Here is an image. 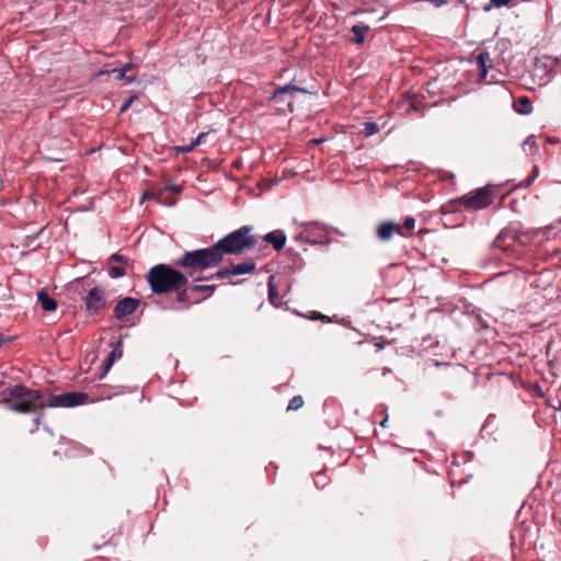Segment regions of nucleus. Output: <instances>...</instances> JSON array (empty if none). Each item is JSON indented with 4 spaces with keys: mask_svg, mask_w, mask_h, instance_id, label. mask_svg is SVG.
Returning <instances> with one entry per match:
<instances>
[{
    "mask_svg": "<svg viewBox=\"0 0 561 561\" xmlns=\"http://www.w3.org/2000/svg\"><path fill=\"white\" fill-rule=\"evenodd\" d=\"M273 280H274V276H271L268 279V284H267L268 300L272 305H274L275 307H278L282 304V301L279 298L277 288H276L275 284L273 283Z\"/></svg>",
    "mask_w": 561,
    "mask_h": 561,
    "instance_id": "26",
    "label": "nucleus"
},
{
    "mask_svg": "<svg viewBox=\"0 0 561 561\" xmlns=\"http://www.w3.org/2000/svg\"><path fill=\"white\" fill-rule=\"evenodd\" d=\"M122 356H123L122 343L117 342L114 345L113 350L107 354L106 358L103 362V366H102V371L100 374V378H103L108 373V370L111 369L113 364L116 360H118L119 358H122Z\"/></svg>",
    "mask_w": 561,
    "mask_h": 561,
    "instance_id": "16",
    "label": "nucleus"
},
{
    "mask_svg": "<svg viewBox=\"0 0 561 561\" xmlns=\"http://www.w3.org/2000/svg\"><path fill=\"white\" fill-rule=\"evenodd\" d=\"M163 190H168L170 193L181 194L182 187L179 185H167Z\"/></svg>",
    "mask_w": 561,
    "mask_h": 561,
    "instance_id": "40",
    "label": "nucleus"
},
{
    "mask_svg": "<svg viewBox=\"0 0 561 561\" xmlns=\"http://www.w3.org/2000/svg\"><path fill=\"white\" fill-rule=\"evenodd\" d=\"M262 239L271 244L275 251H282L285 248L287 241L285 232L280 229L267 232L262 237Z\"/></svg>",
    "mask_w": 561,
    "mask_h": 561,
    "instance_id": "14",
    "label": "nucleus"
},
{
    "mask_svg": "<svg viewBox=\"0 0 561 561\" xmlns=\"http://www.w3.org/2000/svg\"><path fill=\"white\" fill-rule=\"evenodd\" d=\"M113 262H116V263H119V264H123V265H127L128 264V259L119 253H113L110 257H108V263H113Z\"/></svg>",
    "mask_w": 561,
    "mask_h": 561,
    "instance_id": "34",
    "label": "nucleus"
},
{
    "mask_svg": "<svg viewBox=\"0 0 561 561\" xmlns=\"http://www.w3.org/2000/svg\"><path fill=\"white\" fill-rule=\"evenodd\" d=\"M465 210H481L489 207L493 202V191L490 186L477 188L461 196Z\"/></svg>",
    "mask_w": 561,
    "mask_h": 561,
    "instance_id": "7",
    "label": "nucleus"
},
{
    "mask_svg": "<svg viewBox=\"0 0 561 561\" xmlns=\"http://www.w3.org/2000/svg\"><path fill=\"white\" fill-rule=\"evenodd\" d=\"M302 226L306 228L305 241L307 243L321 245H329L331 243L332 239L329 237V231L333 230L332 228H328L318 221L304 222Z\"/></svg>",
    "mask_w": 561,
    "mask_h": 561,
    "instance_id": "10",
    "label": "nucleus"
},
{
    "mask_svg": "<svg viewBox=\"0 0 561 561\" xmlns=\"http://www.w3.org/2000/svg\"><path fill=\"white\" fill-rule=\"evenodd\" d=\"M512 0H490L489 3L483 5V11L489 12L492 8L506 7Z\"/></svg>",
    "mask_w": 561,
    "mask_h": 561,
    "instance_id": "33",
    "label": "nucleus"
},
{
    "mask_svg": "<svg viewBox=\"0 0 561 561\" xmlns=\"http://www.w3.org/2000/svg\"><path fill=\"white\" fill-rule=\"evenodd\" d=\"M415 227V219L412 216H407L403 220V227L402 229H405L408 231L413 230Z\"/></svg>",
    "mask_w": 561,
    "mask_h": 561,
    "instance_id": "36",
    "label": "nucleus"
},
{
    "mask_svg": "<svg viewBox=\"0 0 561 561\" xmlns=\"http://www.w3.org/2000/svg\"><path fill=\"white\" fill-rule=\"evenodd\" d=\"M548 141H549L550 144H556V142L558 141V139L549 138V139H548Z\"/></svg>",
    "mask_w": 561,
    "mask_h": 561,
    "instance_id": "51",
    "label": "nucleus"
},
{
    "mask_svg": "<svg viewBox=\"0 0 561 561\" xmlns=\"http://www.w3.org/2000/svg\"><path fill=\"white\" fill-rule=\"evenodd\" d=\"M41 417H42V415L36 416V417H35V420H34V422H35L36 424H39V422H41Z\"/></svg>",
    "mask_w": 561,
    "mask_h": 561,
    "instance_id": "50",
    "label": "nucleus"
},
{
    "mask_svg": "<svg viewBox=\"0 0 561 561\" xmlns=\"http://www.w3.org/2000/svg\"><path fill=\"white\" fill-rule=\"evenodd\" d=\"M538 174H539L538 167L534 165L531 174L528 175L525 180L520 181L516 185V188H528L534 183V181L536 180Z\"/></svg>",
    "mask_w": 561,
    "mask_h": 561,
    "instance_id": "27",
    "label": "nucleus"
},
{
    "mask_svg": "<svg viewBox=\"0 0 561 561\" xmlns=\"http://www.w3.org/2000/svg\"><path fill=\"white\" fill-rule=\"evenodd\" d=\"M156 201L158 204L164 206H174L176 204V199L171 196V193L168 190H160L156 195Z\"/></svg>",
    "mask_w": 561,
    "mask_h": 561,
    "instance_id": "25",
    "label": "nucleus"
},
{
    "mask_svg": "<svg viewBox=\"0 0 561 561\" xmlns=\"http://www.w3.org/2000/svg\"><path fill=\"white\" fill-rule=\"evenodd\" d=\"M195 147H196L195 144L193 141H191L186 146L175 147V150L179 153H187V152L193 151L195 149Z\"/></svg>",
    "mask_w": 561,
    "mask_h": 561,
    "instance_id": "38",
    "label": "nucleus"
},
{
    "mask_svg": "<svg viewBox=\"0 0 561 561\" xmlns=\"http://www.w3.org/2000/svg\"><path fill=\"white\" fill-rule=\"evenodd\" d=\"M2 402L16 413H32L46 408V401L41 390L30 389L24 385L5 388L1 392Z\"/></svg>",
    "mask_w": 561,
    "mask_h": 561,
    "instance_id": "1",
    "label": "nucleus"
},
{
    "mask_svg": "<svg viewBox=\"0 0 561 561\" xmlns=\"http://www.w3.org/2000/svg\"><path fill=\"white\" fill-rule=\"evenodd\" d=\"M126 265H112L108 266L107 273L112 278H121L126 275Z\"/></svg>",
    "mask_w": 561,
    "mask_h": 561,
    "instance_id": "29",
    "label": "nucleus"
},
{
    "mask_svg": "<svg viewBox=\"0 0 561 561\" xmlns=\"http://www.w3.org/2000/svg\"><path fill=\"white\" fill-rule=\"evenodd\" d=\"M424 99H425L424 93H419L416 95H413L410 100V110L420 111V108L424 107V105H423Z\"/></svg>",
    "mask_w": 561,
    "mask_h": 561,
    "instance_id": "30",
    "label": "nucleus"
},
{
    "mask_svg": "<svg viewBox=\"0 0 561 561\" xmlns=\"http://www.w3.org/2000/svg\"><path fill=\"white\" fill-rule=\"evenodd\" d=\"M285 256H286V259L288 261L287 267L291 272L300 271L305 266V262H304L302 257L293 248H289V249L286 250Z\"/></svg>",
    "mask_w": 561,
    "mask_h": 561,
    "instance_id": "17",
    "label": "nucleus"
},
{
    "mask_svg": "<svg viewBox=\"0 0 561 561\" xmlns=\"http://www.w3.org/2000/svg\"><path fill=\"white\" fill-rule=\"evenodd\" d=\"M393 233H398L402 237L407 236L398 224L389 220L380 222L376 230V236L380 241L390 240Z\"/></svg>",
    "mask_w": 561,
    "mask_h": 561,
    "instance_id": "13",
    "label": "nucleus"
},
{
    "mask_svg": "<svg viewBox=\"0 0 561 561\" xmlns=\"http://www.w3.org/2000/svg\"><path fill=\"white\" fill-rule=\"evenodd\" d=\"M156 195H157V193L145 192L141 196V203L145 201H149L151 198H156Z\"/></svg>",
    "mask_w": 561,
    "mask_h": 561,
    "instance_id": "41",
    "label": "nucleus"
},
{
    "mask_svg": "<svg viewBox=\"0 0 561 561\" xmlns=\"http://www.w3.org/2000/svg\"><path fill=\"white\" fill-rule=\"evenodd\" d=\"M430 85H431V83H427L426 88H425V92L428 93V94L432 93V89H430Z\"/></svg>",
    "mask_w": 561,
    "mask_h": 561,
    "instance_id": "49",
    "label": "nucleus"
},
{
    "mask_svg": "<svg viewBox=\"0 0 561 561\" xmlns=\"http://www.w3.org/2000/svg\"><path fill=\"white\" fill-rule=\"evenodd\" d=\"M476 60L479 67V81H485L489 69L493 68L490 54L486 50H481L476 55Z\"/></svg>",
    "mask_w": 561,
    "mask_h": 561,
    "instance_id": "15",
    "label": "nucleus"
},
{
    "mask_svg": "<svg viewBox=\"0 0 561 561\" xmlns=\"http://www.w3.org/2000/svg\"><path fill=\"white\" fill-rule=\"evenodd\" d=\"M136 100H137V96H136V95H130L128 99H126V100L124 101V103H123V104H122V106H121L119 112H121V113L126 112V111L130 107V105L133 104V102H134V101H136Z\"/></svg>",
    "mask_w": 561,
    "mask_h": 561,
    "instance_id": "37",
    "label": "nucleus"
},
{
    "mask_svg": "<svg viewBox=\"0 0 561 561\" xmlns=\"http://www.w3.org/2000/svg\"><path fill=\"white\" fill-rule=\"evenodd\" d=\"M135 66L130 62L125 64L119 69L123 70V72L127 73L128 71L133 70Z\"/></svg>",
    "mask_w": 561,
    "mask_h": 561,
    "instance_id": "42",
    "label": "nucleus"
},
{
    "mask_svg": "<svg viewBox=\"0 0 561 561\" xmlns=\"http://www.w3.org/2000/svg\"><path fill=\"white\" fill-rule=\"evenodd\" d=\"M188 287H190V282L186 278V284L181 285L179 289H173L172 293H175L176 296H175L174 300L171 302V305L169 306V308L171 310H175V311L183 310V309L187 310L193 305H197V304L202 302V299L193 298V294L188 289Z\"/></svg>",
    "mask_w": 561,
    "mask_h": 561,
    "instance_id": "11",
    "label": "nucleus"
},
{
    "mask_svg": "<svg viewBox=\"0 0 561 561\" xmlns=\"http://www.w3.org/2000/svg\"><path fill=\"white\" fill-rule=\"evenodd\" d=\"M229 276H233L232 268L231 267H224V268H220L216 273L210 274L208 276L195 278V283L196 282H204V280H211V279H224V278H227Z\"/></svg>",
    "mask_w": 561,
    "mask_h": 561,
    "instance_id": "23",
    "label": "nucleus"
},
{
    "mask_svg": "<svg viewBox=\"0 0 561 561\" xmlns=\"http://www.w3.org/2000/svg\"><path fill=\"white\" fill-rule=\"evenodd\" d=\"M457 1H458V2H460V3H462V2H465L466 0H457Z\"/></svg>",
    "mask_w": 561,
    "mask_h": 561,
    "instance_id": "52",
    "label": "nucleus"
},
{
    "mask_svg": "<svg viewBox=\"0 0 561 561\" xmlns=\"http://www.w3.org/2000/svg\"><path fill=\"white\" fill-rule=\"evenodd\" d=\"M522 233L516 227L510 225L503 228L492 243L494 251H501L508 260H520L525 242Z\"/></svg>",
    "mask_w": 561,
    "mask_h": 561,
    "instance_id": "5",
    "label": "nucleus"
},
{
    "mask_svg": "<svg viewBox=\"0 0 561 561\" xmlns=\"http://www.w3.org/2000/svg\"><path fill=\"white\" fill-rule=\"evenodd\" d=\"M302 80L297 81V79L294 78L288 84L276 88L270 96V101L283 102L286 94L293 96L295 92L313 95L318 94L319 89L316 82H312L309 85H302Z\"/></svg>",
    "mask_w": 561,
    "mask_h": 561,
    "instance_id": "8",
    "label": "nucleus"
},
{
    "mask_svg": "<svg viewBox=\"0 0 561 561\" xmlns=\"http://www.w3.org/2000/svg\"><path fill=\"white\" fill-rule=\"evenodd\" d=\"M387 344H388V342H387V341H380V342L375 343V346H376L377 351H381V350H383V348H385V346H386Z\"/></svg>",
    "mask_w": 561,
    "mask_h": 561,
    "instance_id": "45",
    "label": "nucleus"
},
{
    "mask_svg": "<svg viewBox=\"0 0 561 561\" xmlns=\"http://www.w3.org/2000/svg\"><path fill=\"white\" fill-rule=\"evenodd\" d=\"M304 403H305V400H304L302 396H300V394L294 396L289 400L286 411L287 412L297 411L304 407Z\"/></svg>",
    "mask_w": 561,
    "mask_h": 561,
    "instance_id": "28",
    "label": "nucleus"
},
{
    "mask_svg": "<svg viewBox=\"0 0 561 561\" xmlns=\"http://www.w3.org/2000/svg\"><path fill=\"white\" fill-rule=\"evenodd\" d=\"M175 267L174 264L160 263L148 271L146 278L153 294H169L186 284L187 275Z\"/></svg>",
    "mask_w": 561,
    "mask_h": 561,
    "instance_id": "4",
    "label": "nucleus"
},
{
    "mask_svg": "<svg viewBox=\"0 0 561 561\" xmlns=\"http://www.w3.org/2000/svg\"><path fill=\"white\" fill-rule=\"evenodd\" d=\"M46 407L50 408H75L89 402V396L85 392L72 391L60 394H49Z\"/></svg>",
    "mask_w": 561,
    "mask_h": 561,
    "instance_id": "9",
    "label": "nucleus"
},
{
    "mask_svg": "<svg viewBox=\"0 0 561 561\" xmlns=\"http://www.w3.org/2000/svg\"><path fill=\"white\" fill-rule=\"evenodd\" d=\"M231 268H232L233 276L243 275V274H252L256 270V263L250 259L244 262L232 265Z\"/></svg>",
    "mask_w": 561,
    "mask_h": 561,
    "instance_id": "21",
    "label": "nucleus"
},
{
    "mask_svg": "<svg viewBox=\"0 0 561 561\" xmlns=\"http://www.w3.org/2000/svg\"><path fill=\"white\" fill-rule=\"evenodd\" d=\"M514 110L520 115H528L533 112V103L528 96H519L514 101Z\"/></svg>",
    "mask_w": 561,
    "mask_h": 561,
    "instance_id": "22",
    "label": "nucleus"
},
{
    "mask_svg": "<svg viewBox=\"0 0 561 561\" xmlns=\"http://www.w3.org/2000/svg\"><path fill=\"white\" fill-rule=\"evenodd\" d=\"M10 341H12L11 336H5L4 334H0V347Z\"/></svg>",
    "mask_w": 561,
    "mask_h": 561,
    "instance_id": "43",
    "label": "nucleus"
},
{
    "mask_svg": "<svg viewBox=\"0 0 561 561\" xmlns=\"http://www.w3.org/2000/svg\"><path fill=\"white\" fill-rule=\"evenodd\" d=\"M113 72L117 73L116 78L118 80H125L128 83H131L136 80V77L127 76V73L123 72V70H121L119 68L114 69Z\"/></svg>",
    "mask_w": 561,
    "mask_h": 561,
    "instance_id": "35",
    "label": "nucleus"
},
{
    "mask_svg": "<svg viewBox=\"0 0 561 561\" xmlns=\"http://www.w3.org/2000/svg\"><path fill=\"white\" fill-rule=\"evenodd\" d=\"M83 304L89 317L99 316L108 305L105 288L102 286L92 287L83 297Z\"/></svg>",
    "mask_w": 561,
    "mask_h": 561,
    "instance_id": "6",
    "label": "nucleus"
},
{
    "mask_svg": "<svg viewBox=\"0 0 561 561\" xmlns=\"http://www.w3.org/2000/svg\"><path fill=\"white\" fill-rule=\"evenodd\" d=\"M462 199L463 198L460 196V197L448 201L447 203H445L440 206V213L443 215H447V214H454V213L463 210L465 204H463Z\"/></svg>",
    "mask_w": 561,
    "mask_h": 561,
    "instance_id": "19",
    "label": "nucleus"
},
{
    "mask_svg": "<svg viewBox=\"0 0 561 561\" xmlns=\"http://www.w3.org/2000/svg\"><path fill=\"white\" fill-rule=\"evenodd\" d=\"M305 239H306V236H304V233H300V234H298V236H296V237L294 238V240H295V241H297V242H299V243H301V244H306V243H307V242L305 241Z\"/></svg>",
    "mask_w": 561,
    "mask_h": 561,
    "instance_id": "44",
    "label": "nucleus"
},
{
    "mask_svg": "<svg viewBox=\"0 0 561 561\" xmlns=\"http://www.w3.org/2000/svg\"><path fill=\"white\" fill-rule=\"evenodd\" d=\"M354 34L353 42L355 44H362L365 41L366 33L369 31V26L365 24H356L351 28Z\"/></svg>",
    "mask_w": 561,
    "mask_h": 561,
    "instance_id": "24",
    "label": "nucleus"
},
{
    "mask_svg": "<svg viewBox=\"0 0 561 561\" xmlns=\"http://www.w3.org/2000/svg\"><path fill=\"white\" fill-rule=\"evenodd\" d=\"M387 423H388V416H386L383 420H381L379 422V425L382 426V427H386L387 426Z\"/></svg>",
    "mask_w": 561,
    "mask_h": 561,
    "instance_id": "47",
    "label": "nucleus"
},
{
    "mask_svg": "<svg viewBox=\"0 0 561 561\" xmlns=\"http://www.w3.org/2000/svg\"><path fill=\"white\" fill-rule=\"evenodd\" d=\"M140 300L134 297H124L119 299L113 309V317L123 321L126 317L133 314L139 307Z\"/></svg>",
    "mask_w": 561,
    "mask_h": 561,
    "instance_id": "12",
    "label": "nucleus"
},
{
    "mask_svg": "<svg viewBox=\"0 0 561 561\" xmlns=\"http://www.w3.org/2000/svg\"><path fill=\"white\" fill-rule=\"evenodd\" d=\"M37 301L41 305L42 309L47 312H53L57 309V301L53 297L48 295V293L44 289L37 293Z\"/></svg>",
    "mask_w": 561,
    "mask_h": 561,
    "instance_id": "18",
    "label": "nucleus"
},
{
    "mask_svg": "<svg viewBox=\"0 0 561 561\" xmlns=\"http://www.w3.org/2000/svg\"><path fill=\"white\" fill-rule=\"evenodd\" d=\"M329 481L330 479L323 471H319L314 476V484L318 489H324L329 484Z\"/></svg>",
    "mask_w": 561,
    "mask_h": 561,
    "instance_id": "31",
    "label": "nucleus"
},
{
    "mask_svg": "<svg viewBox=\"0 0 561 561\" xmlns=\"http://www.w3.org/2000/svg\"><path fill=\"white\" fill-rule=\"evenodd\" d=\"M217 285H198L190 283L188 289L192 291V294H203L202 297L198 299H202V301L208 299L216 290Z\"/></svg>",
    "mask_w": 561,
    "mask_h": 561,
    "instance_id": "20",
    "label": "nucleus"
},
{
    "mask_svg": "<svg viewBox=\"0 0 561 561\" xmlns=\"http://www.w3.org/2000/svg\"><path fill=\"white\" fill-rule=\"evenodd\" d=\"M42 232H43V229H39V231H38L35 236H33V237H27V239H32V240H34V239H35V238H37V237H38V234H39V233H42Z\"/></svg>",
    "mask_w": 561,
    "mask_h": 561,
    "instance_id": "48",
    "label": "nucleus"
},
{
    "mask_svg": "<svg viewBox=\"0 0 561 561\" xmlns=\"http://www.w3.org/2000/svg\"><path fill=\"white\" fill-rule=\"evenodd\" d=\"M252 231V226L244 225L216 241L213 245L220 262L224 255H240L253 249L261 237L253 234Z\"/></svg>",
    "mask_w": 561,
    "mask_h": 561,
    "instance_id": "3",
    "label": "nucleus"
},
{
    "mask_svg": "<svg viewBox=\"0 0 561 561\" xmlns=\"http://www.w3.org/2000/svg\"><path fill=\"white\" fill-rule=\"evenodd\" d=\"M379 125L374 122L364 123L363 133L366 137L373 136L379 131Z\"/></svg>",
    "mask_w": 561,
    "mask_h": 561,
    "instance_id": "32",
    "label": "nucleus"
},
{
    "mask_svg": "<svg viewBox=\"0 0 561 561\" xmlns=\"http://www.w3.org/2000/svg\"><path fill=\"white\" fill-rule=\"evenodd\" d=\"M206 137H207L206 133H199L198 136L195 139H193L192 141L197 147L198 145H201V144H203L205 141Z\"/></svg>",
    "mask_w": 561,
    "mask_h": 561,
    "instance_id": "39",
    "label": "nucleus"
},
{
    "mask_svg": "<svg viewBox=\"0 0 561 561\" xmlns=\"http://www.w3.org/2000/svg\"><path fill=\"white\" fill-rule=\"evenodd\" d=\"M220 260L216 253L214 245L192 251H184L176 260L173 261L174 266L181 267L182 273L187 275V279L195 282L197 274L216 267L220 264ZM198 277H202L198 275Z\"/></svg>",
    "mask_w": 561,
    "mask_h": 561,
    "instance_id": "2",
    "label": "nucleus"
},
{
    "mask_svg": "<svg viewBox=\"0 0 561 561\" xmlns=\"http://www.w3.org/2000/svg\"><path fill=\"white\" fill-rule=\"evenodd\" d=\"M525 145H535L534 137L533 136L527 137L525 140Z\"/></svg>",
    "mask_w": 561,
    "mask_h": 561,
    "instance_id": "46",
    "label": "nucleus"
}]
</instances>
